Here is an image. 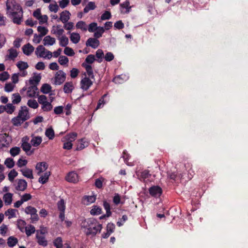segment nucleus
I'll use <instances>...</instances> for the list:
<instances>
[{"mask_svg":"<svg viewBox=\"0 0 248 248\" xmlns=\"http://www.w3.org/2000/svg\"><path fill=\"white\" fill-rule=\"evenodd\" d=\"M53 245L56 248H62V237H58L53 240Z\"/></svg>","mask_w":248,"mask_h":248,"instance_id":"72a5a7b5","label":"nucleus"},{"mask_svg":"<svg viewBox=\"0 0 248 248\" xmlns=\"http://www.w3.org/2000/svg\"><path fill=\"white\" fill-rule=\"evenodd\" d=\"M95 60V57L93 55L90 54L86 58L85 60V63L92 64Z\"/></svg>","mask_w":248,"mask_h":248,"instance_id":"69168bd1","label":"nucleus"},{"mask_svg":"<svg viewBox=\"0 0 248 248\" xmlns=\"http://www.w3.org/2000/svg\"><path fill=\"white\" fill-rule=\"evenodd\" d=\"M57 207L60 212L65 211V205L63 199H61L58 202Z\"/></svg>","mask_w":248,"mask_h":248,"instance_id":"49530a36","label":"nucleus"},{"mask_svg":"<svg viewBox=\"0 0 248 248\" xmlns=\"http://www.w3.org/2000/svg\"><path fill=\"white\" fill-rule=\"evenodd\" d=\"M123 158H124V163L128 166H132V164L128 162V160L130 157V155L128 154L126 150H124L123 153Z\"/></svg>","mask_w":248,"mask_h":248,"instance_id":"79ce46f5","label":"nucleus"},{"mask_svg":"<svg viewBox=\"0 0 248 248\" xmlns=\"http://www.w3.org/2000/svg\"><path fill=\"white\" fill-rule=\"evenodd\" d=\"M37 242L39 245L43 247H46L47 245V241L46 240L43 236H37Z\"/></svg>","mask_w":248,"mask_h":248,"instance_id":"c03bdc74","label":"nucleus"},{"mask_svg":"<svg viewBox=\"0 0 248 248\" xmlns=\"http://www.w3.org/2000/svg\"><path fill=\"white\" fill-rule=\"evenodd\" d=\"M18 173L14 169L12 170L9 173L8 179L10 181L13 182L16 177L17 176Z\"/></svg>","mask_w":248,"mask_h":248,"instance_id":"4d7b16f0","label":"nucleus"},{"mask_svg":"<svg viewBox=\"0 0 248 248\" xmlns=\"http://www.w3.org/2000/svg\"><path fill=\"white\" fill-rule=\"evenodd\" d=\"M13 194L11 193H7L3 196V200L6 205H10L12 202Z\"/></svg>","mask_w":248,"mask_h":248,"instance_id":"a878e982","label":"nucleus"},{"mask_svg":"<svg viewBox=\"0 0 248 248\" xmlns=\"http://www.w3.org/2000/svg\"><path fill=\"white\" fill-rule=\"evenodd\" d=\"M65 180L68 182L76 183L78 181V175L74 171L69 172L66 176Z\"/></svg>","mask_w":248,"mask_h":248,"instance_id":"6e6552de","label":"nucleus"},{"mask_svg":"<svg viewBox=\"0 0 248 248\" xmlns=\"http://www.w3.org/2000/svg\"><path fill=\"white\" fill-rule=\"evenodd\" d=\"M66 79V74L62 70H59L56 72L54 77L55 85L62 84Z\"/></svg>","mask_w":248,"mask_h":248,"instance_id":"20e7f679","label":"nucleus"},{"mask_svg":"<svg viewBox=\"0 0 248 248\" xmlns=\"http://www.w3.org/2000/svg\"><path fill=\"white\" fill-rule=\"evenodd\" d=\"M71 41L74 44H77L80 40V35L78 33L73 32L70 36Z\"/></svg>","mask_w":248,"mask_h":248,"instance_id":"473e14b6","label":"nucleus"},{"mask_svg":"<svg viewBox=\"0 0 248 248\" xmlns=\"http://www.w3.org/2000/svg\"><path fill=\"white\" fill-rule=\"evenodd\" d=\"M46 49L42 45L38 46L36 48L35 53L38 57H44Z\"/></svg>","mask_w":248,"mask_h":248,"instance_id":"f3484780","label":"nucleus"},{"mask_svg":"<svg viewBox=\"0 0 248 248\" xmlns=\"http://www.w3.org/2000/svg\"><path fill=\"white\" fill-rule=\"evenodd\" d=\"M23 11L22 8L15 12L14 14H7L8 17L12 19L13 22L17 25H20L21 23L22 19L23 18Z\"/></svg>","mask_w":248,"mask_h":248,"instance_id":"7ed1b4c3","label":"nucleus"},{"mask_svg":"<svg viewBox=\"0 0 248 248\" xmlns=\"http://www.w3.org/2000/svg\"><path fill=\"white\" fill-rule=\"evenodd\" d=\"M11 122L14 125L18 126L23 123L24 121L23 120H21V118L19 117V115H17L16 117H15L12 118Z\"/></svg>","mask_w":248,"mask_h":248,"instance_id":"7c9ffc66","label":"nucleus"},{"mask_svg":"<svg viewBox=\"0 0 248 248\" xmlns=\"http://www.w3.org/2000/svg\"><path fill=\"white\" fill-rule=\"evenodd\" d=\"M26 222L23 220L18 219L17 221V227L22 232H23L24 226L26 225Z\"/></svg>","mask_w":248,"mask_h":248,"instance_id":"052dcab7","label":"nucleus"},{"mask_svg":"<svg viewBox=\"0 0 248 248\" xmlns=\"http://www.w3.org/2000/svg\"><path fill=\"white\" fill-rule=\"evenodd\" d=\"M96 5L95 2L90 1L89 2L87 5L85 6V7L83 9V12L84 13H87L90 10H93L95 9Z\"/></svg>","mask_w":248,"mask_h":248,"instance_id":"c85d7f7f","label":"nucleus"},{"mask_svg":"<svg viewBox=\"0 0 248 248\" xmlns=\"http://www.w3.org/2000/svg\"><path fill=\"white\" fill-rule=\"evenodd\" d=\"M89 145L88 142L85 138L81 139L78 140L76 150H81L87 147Z\"/></svg>","mask_w":248,"mask_h":248,"instance_id":"2eb2a0df","label":"nucleus"},{"mask_svg":"<svg viewBox=\"0 0 248 248\" xmlns=\"http://www.w3.org/2000/svg\"><path fill=\"white\" fill-rule=\"evenodd\" d=\"M22 143L21 145V148L26 153L27 155H30L33 153V150L31 151V144L27 141H25L24 140V138H23Z\"/></svg>","mask_w":248,"mask_h":248,"instance_id":"1a4fd4ad","label":"nucleus"},{"mask_svg":"<svg viewBox=\"0 0 248 248\" xmlns=\"http://www.w3.org/2000/svg\"><path fill=\"white\" fill-rule=\"evenodd\" d=\"M45 135L49 140H53L55 136L54 131L52 127L48 128L46 129Z\"/></svg>","mask_w":248,"mask_h":248,"instance_id":"f704fd0d","label":"nucleus"},{"mask_svg":"<svg viewBox=\"0 0 248 248\" xmlns=\"http://www.w3.org/2000/svg\"><path fill=\"white\" fill-rule=\"evenodd\" d=\"M37 212L36 209L31 206H27L25 209V212L27 214L31 215V216L35 214Z\"/></svg>","mask_w":248,"mask_h":248,"instance_id":"09e8293b","label":"nucleus"},{"mask_svg":"<svg viewBox=\"0 0 248 248\" xmlns=\"http://www.w3.org/2000/svg\"><path fill=\"white\" fill-rule=\"evenodd\" d=\"M83 200L84 203L85 204L88 205L95 202L96 200V196L94 195L84 196L83 198Z\"/></svg>","mask_w":248,"mask_h":248,"instance_id":"4be33fe9","label":"nucleus"},{"mask_svg":"<svg viewBox=\"0 0 248 248\" xmlns=\"http://www.w3.org/2000/svg\"><path fill=\"white\" fill-rule=\"evenodd\" d=\"M47 164L45 162H38L35 166L36 170L38 171L37 174L39 175L42 172L45 171L48 168Z\"/></svg>","mask_w":248,"mask_h":248,"instance_id":"f8f14e48","label":"nucleus"},{"mask_svg":"<svg viewBox=\"0 0 248 248\" xmlns=\"http://www.w3.org/2000/svg\"><path fill=\"white\" fill-rule=\"evenodd\" d=\"M55 39L49 35L45 37L43 40V44L44 46H52L55 43Z\"/></svg>","mask_w":248,"mask_h":248,"instance_id":"6ab92c4d","label":"nucleus"},{"mask_svg":"<svg viewBox=\"0 0 248 248\" xmlns=\"http://www.w3.org/2000/svg\"><path fill=\"white\" fill-rule=\"evenodd\" d=\"M21 96L18 93H14L13 94V104H17L21 101Z\"/></svg>","mask_w":248,"mask_h":248,"instance_id":"5fc2aeb1","label":"nucleus"},{"mask_svg":"<svg viewBox=\"0 0 248 248\" xmlns=\"http://www.w3.org/2000/svg\"><path fill=\"white\" fill-rule=\"evenodd\" d=\"M53 106L51 102L48 101L42 105V109L44 111H49L52 110Z\"/></svg>","mask_w":248,"mask_h":248,"instance_id":"37998d69","label":"nucleus"},{"mask_svg":"<svg viewBox=\"0 0 248 248\" xmlns=\"http://www.w3.org/2000/svg\"><path fill=\"white\" fill-rule=\"evenodd\" d=\"M4 164L8 168H12L15 165L14 159L12 158H8L4 161Z\"/></svg>","mask_w":248,"mask_h":248,"instance_id":"3c124183","label":"nucleus"},{"mask_svg":"<svg viewBox=\"0 0 248 248\" xmlns=\"http://www.w3.org/2000/svg\"><path fill=\"white\" fill-rule=\"evenodd\" d=\"M42 141V139L41 137H34L31 140V143L33 146L37 147L41 144Z\"/></svg>","mask_w":248,"mask_h":248,"instance_id":"bb28decb","label":"nucleus"},{"mask_svg":"<svg viewBox=\"0 0 248 248\" xmlns=\"http://www.w3.org/2000/svg\"><path fill=\"white\" fill-rule=\"evenodd\" d=\"M37 31L40 32V35L43 37L45 36L48 32V30L45 27L38 26L37 27Z\"/></svg>","mask_w":248,"mask_h":248,"instance_id":"864d4df0","label":"nucleus"},{"mask_svg":"<svg viewBox=\"0 0 248 248\" xmlns=\"http://www.w3.org/2000/svg\"><path fill=\"white\" fill-rule=\"evenodd\" d=\"M103 206L106 211L107 216H111V212L110 211V206L108 202L107 201L103 202Z\"/></svg>","mask_w":248,"mask_h":248,"instance_id":"bf43d9fd","label":"nucleus"},{"mask_svg":"<svg viewBox=\"0 0 248 248\" xmlns=\"http://www.w3.org/2000/svg\"><path fill=\"white\" fill-rule=\"evenodd\" d=\"M35 231V227L31 225H30L29 227H26L25 228V232L28 236H29L34 233Z\"/></svg>","mask_w":248,"mask_h":248,"instance_id":"de8ad7c7","label":"nucleus"},{"mask_svg":"<svg viewBox=\"0 0 248 248\" xmlns=\"http://www.w3.org/2000/svg\"><path fill=\"white\" fill-rule=\"evenodd\" d=\"M58 61L61 65H63L68 62L69 60L66 56L62 55L59 57Z\"/></svg>","mask_w":248,"mask_h":248,"instance_id":"0e129e2a","label":"nucleus"},{"mask_svg":"<svg viewBox=\"0 0 248 248\" xmlns=\"http://www.w3.org/2000/svg\"><path fill=\"white\" fill-rule=\"evenodd\" d=\"M9 54L8 55V58L11 60H14L18 55L16 49L11 48L9 49Z\"/></svg>","mask_w":248,"mask_h":248,"instance_id":"8fccbe9b","label":"nucleus"},{"mask_svg":"<svg viewBox=\"0 0 248 248\" xmlns=\"http://www.w3.org/2000/svg\"><path fill=\"white\" fill-rule=\"evenodd\" d=\"M16 66L20 71H24L29 67L27 62L23 61L18 62L16 64Z\"/></svg>","mask_w":248,"mask_h":248,"instance_id":"ea45409f","label":"nucleus"},{"mask_svg":"<svg viewBox=\"0 0 248 248\" xmlns=\"http://www.w3.org/2000/svg\"><path fill=\"white\" fill-rule=\"evenodd\" d=\"M59 40H60V45L63 47H66L69 42L68 38L65 35H62L59 37Z\"/></svg>","mask_w":248,"mask_h":248,"instance_id":"c9c22d12","label":"nucleus"},{"mask_svg":"<svg viewBox=\"0 0 248 248\" xmlns=\"http://www.w3.org/2000/svg\"><path fill=\"white\" fill-rule=\"evenodd\" d=\"M5 111L8 114H12L16 109V107L13 105V104H7L5 106Z\"/></svg>","mask_w":248,"mask_h":248,"instance_id":"a19ab883","label":"nucleus"},{"mask_svg":"<svg viewBox=\"0 0 248 248\" xmlns=\"http://www.w3.org/2000/svg\"><path fill=\"white\" fill-rule=\"evenodd\" d=\"M27 105L31 108L35 109L37 108L39 105L37 101L34 99H30L28 100Z\"/></svg>","mask_w":248,"mask_h":248,"instance_id":"603ef678","label":"nucleus"},{"mask_svg":"<svg viewBox=\"0 0 248 248\" xmlns=\"http://www.w3.org/2000/svg\"><path fill=\"white\" fill-rule=\"evenodd\" d=\"M37 90L38 88L36 85H33V86L31 85V86L28 88L27 91L28 96L31 97L35 96Z\"/></svg>","mask_w":248,"mask_h":248,"instance_id":"412c9836","label":"nucleus"},{"mask_svg":"<svg viewBox=\"0 0 248 248\" xmlns=\"http://www.w3.org/2000/svg\"><path fill=\"white\" fill-rule=\"evenodd\" d=\"M18 115H19V117H20L21 120H23L24 122L28 120L30 118L29 108L26 106L21 107Z\"/></svg>","mask_w":248,"mask_h":248,"instance_id":"39448f33","label":"nucleus"},{"mask_svg":"<svg viewBox=\"0 0 248 248\" xmlns=\"http://www.w3.org/2000/svg\"><path fill=\"white\" fill-rule=\"evenodd\" d=\"M130 2L129 0H127L125 2L120 4V7L121 8H125L126 9V11L125 12H123V11L121 10V13H128L130 12V9L131 8V7L129 6Z\"/></svg>","mask_w":248,"mask_h":248,"instance_id":"e433bc0d","label":"nucleus"},{"mask_svg":"<svg viewBox=\"0 0 248 248\" xmlns=\"http://www.w3.org/2000/svg\"><path fill=\"white\" fill-rule=\"evenodd\" d=\"M96 57L98 59L97 61L98 62H101L102 61V58L104 56V52L102 49H99L96 51Z\"/></svg>","mask_w":248,"mask_h":248,"instance_id":"680f3d73","label":"nucleus"},{"mask_svg":"<svg viewBox=\"0 0 248 248\" xmlns=\"http://www.w3.org/2000/svg\"><path fill=\"white\" fill-rule=\"evenodd\" d=\"M149 192L152 196L157 198L160 196L162 190L159 186H154L149 188Z\"/></svg>","mask_w":248,"mask_h":248,"instance_id":"0eeeda50","label":"nucleus"},{"mask_svg":"<svg viewBox=\"0 0 248 248\" xmlns=\"http://www.w3.org/2000/svg\"><path fill=\"white\" fill-rule=\"evenodd\" d=\"M64 53L68 56H73L75 55L74 50L69 47L66 46L64 49Z\"/></svg>","mask_w":248,"mask_h":248,"instance_id":"e2e57ef3","label":"nucleus"},{"mask_svg":"<svg viewBox=\"0 0 248 248\" xmlns=\"http://www.w3.org/2000/svg\"><path fill=\"white\" fill-rule=\"evenodd\" d=\"M23 52L27 56H30L33 52L34 47L30 43H28L22 46Z\"/></svg>","mask_w":248,"mask_h":248,"instance_id":"ddd939ff","label":"nucleus"},{"mask_svg":"<svg viewBox=\"0 0 248 248\" xmlns=\"http://www.w3.org/2000/svg\"><path fill=\"white\" fill-rule=\"evenodd\" d=\"M27 182L24 179H19L16 186V189L18 191H24L27 187Z\"/></svg>","mask_w":248,"mask_h":248,"instance_id":"4468645a","label":"nucleus"},{"mask_svg":"<svg viewBox=\"0 0 248 248\" xmlns=\"http://www.w3.org/2000/svg\"><path fill=\"white\" fill-rule=\"evenodd\" d=\"M18 243V239L14 236H10L7 239V245L10 247H13Z\"/></svg>","mask_w":248,"mask_h":248,"instance_id":"cd10ccee","label":"nucleus"},{"mask_svg":"<svg viewBox=\"0 0 248 248\" xmlns=\"http://www.w3.org/2000/svg\"><path fill=\"white\" fill-rule=\"evenodd\" d=\"M95 31L93 36L95 38L98 39L102 36L105 31V29L103 27H98V28Z\"/></svg>","mask_w":248,"mask_h":248,"instance_id":"4c0bfd02","label":"nucleus"},{"mask_svg":"<svg viewBox=\"0 0 248 248\" xmlns=\"http://www.w3.org/2000/svg\"><path fill=\"white\" fill-rule=\"evenodd\" d=\"M93 84V81L89 78L85 77L80 81V88L83 91H87Z\"/></svg>","mask_w":248,"mask_h":248,"instance_id":"423d86ee","label":"nucleus"},{"mask_svg":"<svg viewBox=\"0 0 248 248\" xmlns=\"http://www.w3.org/2000/svg\"><path fill=\"white\" fill-rule=\"evenodd\" d=\"M82 66L85 68L88 76L92 79H94V76L93 75V69L92 66L90 64H88L87 63H85V62H83L82 64Z\"/></svg>","mask_w":248,"mask_h":248,"instance_id":"dca6fc26","label":"nucleus"},{"mask_svg":"<svg viewBox=\"0 0 248 248\" xmlns=\"http://www.w3.org/2000/svg\"><path fill=\"white\" fill-rule=\"evenodd\" d=\"M90 213L94 216L100 215L102 213V208L97 205H93L91 210Z\"/></svg>","mask_w":248,"mask_h":248,"instance_id":"c756f323","label":"nucleus"},{"mask_svg":"<svg viewBox=\"0 0 248 248\" xmlns=\"http://www.w3.org/2000/svg\"><path fill=\"white\" fill-rule=\"evenodd\" d=\"M77 135H78V134L76 132H72V133H69V134H67V135H66L63 138L62 141L69 140L72 142L76 140V139L77 137Z\"/></svg>","mask_w":248,"mask_h":248,"instance_id":"393cba45","label":"nucleus"},{"mask_svg":"<svg viewBox=\"0 0 248 248\" xmlns=\"http://www.w3.org/2000/svg\"><path fill=\"white\" fill-rule=\"evenodd\" d=\"M98 27H97V24L96 22H92L89 24L87 30L90 32H94L97 29Z\"/></svg>","mask_w":248,"mask_h":248,"instance_id":"6e6d98bb","label":"nucleus"},{"mask_svg":"<svg viewBox=\"0 0 248 248\" xmlns=\"http://www.w3.org/2000/svg\"><path fill=\"white\" fill-rule=\"evenodd\" d=\"M81 226L85 229L84 232L88 236H95L102 228V225L93 218L85 219L82 221Z\"/></svg>","mask_w":248,"mask_h":248,"instance_id":"f257e3e1","label":"nucleus"},{"mask_svg":"<svg viewBox=\"0 0 248 248\" xmlns=\"http://www.w3.org/2000/svg\"><path fill=\"white\" fill-rule=\"evenodd\" d=\"M6 5L7 15L14 14L15 12L22 8L15 0H7Z\"/></svg>","mask_w":248,"mask_h":248,"instance_id":"f03ea898","label":"nucleus"},{"mask_svg":"<svg viewBox=\"0 0 248 248\" xmlns=\"http://www.w3.org/2000/svg\"><path fill=\"white\" fill-rule=\"evenodd\" d=\"M71 14L69 11L65 10L60 14V17L58 21H61L63 23H66L70 19Z\"/></svg>","mask_w":248,"mask_h":248,"instance_id":"9b49d317","label":"nucleus"},{"mask_svg":"<svg viewBox=\"0 0 248 248\" xmlns=\"http://www.w3.org/2000/svg\"><path fill=\"white\" fill-rule=\"evenodd\" d=\"M151 176V174L148 170H144L140 172V174L139 175L140 179H142L143 181Z\"/></svg>","mask_w":248,"mask_h":248,"instance_id":"a18cd8bd","label":"nucleus"},{"mask_svg":"<svg viewBox=\"0 0 248 248\" xmlns=\"http://www.w3.org/2000/svg\"><path fill=\"white\" fill-rule=\"evenodd\" d=\"M20 171L22 172L23 175L25 177L30 179H33L32 170L31 169L29 168H24L20 170Z\"/></svg>","mask_w":248,"mask_h":248,"instance_id":"aec40b11","label":"nucleus"},{"mask_svg":"<svg viewBox=\"0 0 248 248\" xmlns=\"http://www.w3.org/2000/svg\"><path fill=\"white\" fill-rule=\"evenodd\" d=\"M20 152V149L18 147H14L12 148L10 150V154L13 156H15L18 155Z\"/></svg>","mask_w":248,"mask_h":248,"instance_id":"13d9d810","label":"nucleus"},{"mask_svg":"<svg viewBox=\"0 0 248 248\" xmlns=\"http://www.w3.org/2000/svg\"><path fill=\"white\" fill-rule=\"evenodd\" d=\"M74 89L73 83L72 81L66 82L63 86V91L65 93H70Z\"/></svg>","mask_w":248,"mask_h":248,"instance_id":"a211bd4d","label":"nucleus"},{"mask_svg":"<svg viewBox=\"0 0 248 248\" xmlns=\"http://www.w3.org/2000/svg\"><path fill=\"white\" fill-rule=\"evenodd\" d=\"M54 4H50L48 6L50 11L57 13L59 10V6L56 1H54Z\"/></svg>","mask_w":248,"mask_h":248,"instance_id":"338daca9","label":"nucleus"},{"mask_svg":"<svg viewBox=\"0 0 248 248\" xmlns=\"http://www.w3.org/2000/svg\"><path fill=\"white\" fill-rule=\"evenodd\" d=\"M87 46H91L93 48H96L99 45V41L95 38H89L86 42Z\"/></svg>","mask_w":248,"mask_h":248,"instance_id":"9d476101","label":"nucleus"},{"mask_svg":"<svg viewBox=\"0 0 248 248\" xmlns=\"http://www.w3.org/2000/svg\"><path fill=\"white\" fill-rule=\"evenodd\" d=\"M111 17V15L110 12L106 11L101 16V19L102 20L109 19Z\"/></svg>","mask_w":248,"mask_h":248,"instance_id":"774afa93","label":"nucleus"},{"mask_svg":"<svg viewBox=\"0 0 248 248\" xmlns=\"http://www.w3.org/2000/svg\"><path fill=\"white\" fill-rule=\"evenodd\" d=\"M50 175V172L49 171H46L43 175L40 176L38 182L42 184H45L48 181Z\"/></svg>","mask_w":248,"mask_h":248,"instance_id":"5701e85b","label":"nucleus"},{"mask_svg":"<svg viewBox=\"0 0 248 248\" xmlns=\"http://www.w3.org/2000/svg\"><path fill=\"white\" fill-rule=\"evenodd\" d=\"M41 79V77L40 75H34L29 80L30 84L32 86H33V85H36L37 86L40 81Z\"/></svg>","mask_w":248,"mask_h":248,"instance_id":"b1692460","label":"nucleus"},{"mask_svg":"<svg viewBox=\"0 0 248 248\" xmlns=\"http://www.w3.org/2000/svg\"><path fill=\"white\" fill-rule=\"evenodd\" d=\"M76 28L81 30L83 31H87V26L86 23L83 21H78L76 24Z\"/></svg>","mask_w":248,"mask_h":248,"instance_id":"58836bf2","label":"nucleus"},{"mask_svg":"<svg viewBox=\"0 0 248 248\" xmlns=\"http://www.w3.org/2000/svg\"><path fill=\"white\" fill-rule=\"evenodd\" d=\"M51 86L49 84L45 83L42 85L40 91L43 93L47 94L51 92Z\"/></svg>","mask_w":248,"mask_h":248,"instance_id":"2f4dec72","label":"nucleus"}]
</instances>
